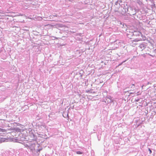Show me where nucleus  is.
<instances>
[{"label":"nucleus","mask_w":156,"mask_h":156,"mask_svg":"<svg viewBox=\"0 0 156 156\" xmlns=\"http://www.w3.org/2000/svg\"><path fill=\"white\" fill-rule=\"evenodd\" d=\"M140 41V40L138 39H135L133 40V41H132V43H133V42H138L139 41Z\"/></svg>","instance_id":"1"},{"label":"nucleus","mask_w":156,"mask_h":156,"mask_svg":"<svg viewBox=\"0 0 156 156\" xmlns=\"http://www.w3.org/2000/svg\"><path fill=\"white\" fill-rule=\"evenodd\" d=\"M6 130L5 129H2L1 128H0V132H6Z\"/></svg>","instance_id":"2"},{"label":"nucleus","mask_w":156,"mask_h":156,"mask_svg":"<svg viewBox=\"0 0 156 156\" xmlns=\"http://www.w3.org/2000/svg\"><path fill=\"white\" fill-rule=\"evenodd\" d=\"M76 153L77 154H82L83 153L80 151H78L76 152Z\"/></svg>","instance_id":"3"},{"label":"nucleus","mask_w":156,"mask_h":156,"mask_svg":"<svg viewBox=\"0 0 156 156\" xmlns=\"http://www.w3.org/2000/svg\"><path fill=\"white\" fill-rule=\"evenodd\" d=\"M148 150L149 151V153L150 154H151L152 153V151H151V150L150 149V148H149L148 149Z\"/></svg>","instance_id":"4"},{"label":"nucleus","mask_w":156,"mask_h":156,"mask_svg":"<svg viewBox=\"0 0 156 156\" xmlns=\"http://www.w3.org/2000/svg\"><path fill=\"white\" fill-rule=\"evenodd\" d=\"M133 93H132V92H131L129 93V96L131 94H133Z\"/></svg>","instance_id":"5"},{"label":"nucleus","mask_w":156,"mask_h":156,"mask_svg":"<svg viewBox=\"0 0 156 156\" xmlns=\"http://www.w3.org/2000/svg\"><path fill=\"white\" fill-rule=\"evenodd\" d=\"M151 84V83H150L149 82H148L147 83V84Z\"/></svg>","instance_id":"6"},{"label":"nucleus","mask_w":156,"mask_h":156,"mask_svg":"<svg viewBox=\"0 0 156 156\" xmlns=\"http://www.w3.org/2000/svg\"><path fill=\"white\" fill-rule=\"evenodd\" d=\"M126 92H128V91H125V93H126Z\"/></svg>","instance_id":"7"},{"label":"nucleus","mask_w":156,"mask_h":156,"mask_svg":"<svg viewBox=\"0 0 156 156\" xmlns=\"http://www.w3.org/2000/svg\"><path fill=\"white\" fill-rule=\"evenodd\" d=\"M132 85L133 86H134V84H132Z\"/></svg>","instance_id":"8"}]
</instances>
